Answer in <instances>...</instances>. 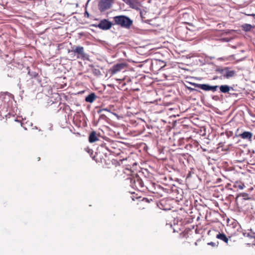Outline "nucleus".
<instances>
[{"mask_svg": "<svg viewBox=\"0 0 255 255\" xmlns=\"http://www.w3.org/2000/svg\"><path fill=\"white\" fill-rule=\"evenodd\" d=\"M127 180H129L130 186L134 189L139 191H143L145 189L144 183L138 176H132L128 177Z\"/></svg>", "mask_w": 255, "mask_h": 255, "instance_id": "1", "label": "nucleus"}, {"mask_svg": "<svg viewBox=\"0 0 255 255\" xmlns=\"http://www.w3.org/2000/svg\"><path fill=\"white\" fill-rule=\"evenodd\" d=\"M115 24L123 27L129 28L132 23V21L125 15L116 16L114 17Z\"/></svg>", "mask_w": 255, "mask_h": 255, "instance_id": "2", "label": "nucleus"}, {"mask_svg": "<svg viewBox=\"0 0 255 255\" xmlns=\"http://www.w3.org/2000/svg\"><path fill=\"white\" fill-rule=\"evenodd\" d=\"M115 0H99L98 9L100 12H104L111 8Z\"/></svg>", "mask_w": 255, "mask_h": 255, "instance_id": "3", "label": "nucleus"}, {"mask_svg": "<svg viewBox=\"0 0 255 255\" xmlns=\"http://www.w3.org/2000/svg\"><path fill=\"white\" fill-rule=\"evenodd\" d=\"M127 66V64L125 63H118L111 68L109 70V72L112 75H115L125 69Z\"/></svg>", "mask_w": 255, "mask_h": 255, "instance_id": "4", "label": "nucleus"}, {"mask_svg": "<svg viewBox=\"0 0 255 255\" xmlns=\"http://www.w3.org/2000/svg\"><path fill=\"white\" fill-rule=\"evenodd\" d=\"M71 52L78 54L77 58L85 59L87 56V55L84 52V47L82 46H76L74 49L71 50Z\"/></svg>", "mask_w": 255, "mask_h": 255, "instance_id": "5", "label": "nucleus"}, {"mask_svg": "<svg viewBox=\"0 0 255 255\" xmlns=\"http://www.w3.org/2000/svg\"><path fill=\"white\" fill-rule=\"evenodd\" d=\"M195 87L200 88L204 91H212L215 92L218 88V86H210L207 84H194Z\"/></svg>", "mask_w": 255, "mask_h": 255, "instance_id": "6", "label": "nucleus"}, {"mask_svg": "<svg viewBox=\"0 0 255 255\" xmlns=\"http://www.w3.org/2000/svg\"><path fill=\"white\" fill-rule=\"evenodd\" d=\"M112 25V23L107 19H104L101 20L96 27L103 30L109 29Z\"/></svg>", "mask_w": 255, "mask_h": 255, "instance_id": "7", "label": "nucleus"}, {"mask_svg": "<svg viewBox=\"0 0 255 255\" xmlns=\"http://www.w3.org/2000/svg\"><path fill=\"white\" fill-rule=\"evenodd\" d=\"M220 73L222 74L224 78L229 79L231 77H234L236 74V72L234 70H230V68L226 67L224 69L220 70Z\"/></svg>", "mask_w": 255, "mask_h": 255, "instance_id": "8", "label": "nucleus"}, {"mask_svg": "<svg viewBox=\"0 0 255 255\" xmlns=\"http://www.w3.org/2000/svg\"><path fill=\"white\" fill-rule=\"evenodd\" d=\"M127 4L129 5L130 7L139 9L140 6L139 2L137 0H123Z\"/></svg>", "mask_w": 255, "mask_h": 255, "instance_id": "9", "label": "nucleus"}, {"mask_svg": "<svg viewBox=\"0 0 255 255\" xmlns=\"http://www.w3.org/2000/svg\"><path fill=\"white\" fill-rule=\"evenodd\" d=\"M240 137L244 139H251L253 134L250 131H244L239 135Z\"/></svg>", "mask_w": 255, "mask_h": 255, "instance_id": "10", "label": "nucleus"}, {"mask_svg": "<svg viewBox=\"0 0 255 255\" xmlns=\"http://www.w3.org/2000/svg\"><path fill=\"white\" fill-rule=\"evenodd\" d=\"M98 140V138L96 135V132L95 131H92L89 137V141L91 143L94 142Z\"/></svg>", "mask_w": 255, "mask_h": 255, "instance_id": "11", "label": "nucleus"}, {"mask_svg": "<svg viewBox=\"0 0 255 255\" xmlns=\"http://www.w3.org/2000/svg\"><path fill=\"white\" fill-rule=\"evenodd\" d=\"M216 238L219 240L224 241L226 244H228V243L229 238L226 236V235L224 233H219V234L216 235Z\"/></svg>", "mask_w": 255, "mask_h": 255, "instance_id": "12", "label": "nucleus"}, {"mask_svg": "<svg viewBox=\"0 0 255 255\" xmlns=\"http://www.w3.org/2000/svg\"><path fill=\"white\" fill-rule=\"evenodd\" d=\"M96 95L94 93H92L87 96L85 98V101L89 103H93L95 100L96 99Z\"/></svg>", "mask_w": 255, "mask_h": 255, "instance_id": "13", "label": "nucleus"}, {"mask_svg": "<svg viewBox=\"0 0 255 255\" xmlns=\"http://www.w3.org/2000/svg\"><path fill=\"white\" fill-rule=\"evenodd\" d=\"M234 187L240 190L243 189L245 187L243 182L240 181H237L234 183Z\"/></svg>", "mask_w": 255, "mask_h": 255, "instance_id": "14", "label": "nucleus"}, {"mask_svg": "<svg viewBox=\"0 0 255 255\" xmlns=\"http://www.w3.org/2000/svg\"><path fill=\"white\" fill-rule=\"evenodd\" d=\"M220 91L223 93H228L230 90V87L228 85H222L220 87Z\"/></svg>", "mask_w": 255, "mask_h": 255, "instance_id": "15", "label": "nucleus"}, {"mask_svg": "<svg viewBox=\"0 0 255 255\" xmlns=\"http://www.w3.org/2000/svg\"><path fill=\"white\" fill-rule=\"evenodd\" d=\"M242 29L245 31H249L251 30L253 26L250 24H244L242 26Z\"/></svg>", "mask_w": 255, "mask_h": 255, "instance_id": "16", "label": "nucleus"}, {"mask_svg": "<svg viewBox=\"0 0 255 255\" xmlns=\"http://www.w3.org/2000/svg\"><path fill=\"white\" fill-rule=\"evenodd\" d=\"M132 173V171L128 168H126V169H124V170H123V174L127 175V178L128 177H132L131 176Z\"/></svg>", "mask_w": 255, "mask_h": 255, "instance_id": "17", "label": "nucleus"}, {"mask_svg": "<svg viewBox=\"0 0 255 255\" xmlns=\"http://www.w3.org/2000/svg\"><path fill=\"white\" fill-rule=\"evenodd\" d=\"M92 73L97 76H100L101 75V72L99 69L97 68H93L92 70Z\"/></svg>", "mask_w": 255, "mask_h": 255, "instance_id": "18", "label": "nucleus"}, {"mask_svg": "<svg viewBox=\"0 0 255 255\" xmlns=\"http://www.w3.org/2000/svg\"><path fill=\"white\" fill-rule=\"evenodd\" d=\"M160 63V62L158 61H155L153 63V71H156L161 67V66L159 67H155V66H156V65H157L158 63Z\"/></svg>", "mask_w": 255, "mask_h": 255, "instance_id": "19", "label": "nucleus"}, {"mask_svg": "<svg viewBox=\"0 0 255 255\" xmlns=\"http://www.w3.org/2000/svg\"><path fill=\"white\" fill-rule=\"evenodd\" d=\"M107 149L111 152H115L114 149H115V148L114 146H112V145L109 147H107Z\"/></svg>", "mask_w": 255, "mask_h": 255, "instance_id": "20", "label": "nucleus"}, {"mask_svg": "<svg viewBox=\"0 0 255 255\" xmlns=\"http://www.w3.org/2000/svg\"><path fill=\"white\" fill-rule=\"evenodd\" d=\"M208 245H210V246H211L212 247H217L218 245L215 243H214V242H209L207 244Z\"/></svg>", "mask_w": 255, "mask_h": 255, "instance_id": "21", "label": "nucleus"}, {"mask_svg": "<svg viewBox=\"0 0 255 255\" xmlns=\"http://www.w3.org/2000/svg\"><path fill=\"white\" fill-rule=\"evenodd\" d=\"M123 177H124V178H126V176H125V175H124V176H123Z\"/></svg>", "mask_w": 255, "mask_h": 255, "instance_id": "22", "label": "nucleus"}, {"mask_svg": "<svg viewBox=\"0 0 255 255\" xmlns=\"http://www.w3.org/2000/svg\"><path fill=\"white\" fill-rule=\"evenodd\" d=\"M90 0H88V2H89Z\"/></svg>", "mask_w": 255, "mask_h": 255, "instance_id": "23", "label": "nucleus"}]
</instances>
